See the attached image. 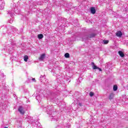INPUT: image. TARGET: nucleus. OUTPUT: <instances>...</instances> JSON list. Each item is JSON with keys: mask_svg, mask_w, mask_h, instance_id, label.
Listing matches in <instances>:
<instances>
[{"mask_svg": "<svg viewBox=\"0 0 128 128\" xmlns=\"http://www.w3.org/2000/svg\"><path fill=\"white\" fill-rule=\"evenodd\" d=\"M18 111L21 114H24L26 113V112H24V107L20 106H19L18 108Z\"/></svg>", "mask_w": 128, "mask_h": 128, "instance_id": "obj_6", "label": "nucleus"}, {"mask_svg": "<svg viewBox=\"0 0 128 128\" xmlns=\"http://www.w3.org/2000/svg\"><path fill=\"white\" fill-rule=\"evenodd\" d=\"M0 4H1L0 6V10H4V8L6 3H4V0H0Z\"/></svg>", "mask_w": 128, "mask_h": 128, "instance_id": "obj_7", "label": "nucleus"}, {"mask_svg": "<svg viewBox=\"0 0 128 128\" xmlns=\"http://www.w3.org/2000/svg\"><path fill=\"white\" fill-rule=\"evenodd\" d=\"M16 8H13V9L11 11H9L8 12V14L10 15V16L12 18L9 20L10 24H12V22H14V13L16 14Z\"/></svg>", "mask_w": 128, "mask_h": 128, "instance_id": "obj_3", "label": "nucleus"}, {"mask_svg": "<svg viewBox=\"0 0 128 128\" xmlns=\"http://www.w3.org/2000/svg\"><path fill=\"white\" fill-rule=\"evenodd\" d=\"M90 10L91 14H96V8H94V7L90 8Z\"/></svg>", "mask_w": 128, "mask_h": 128, "instance_id": "obj_10", "label": "nucleus"}, {"mask_svg": "<svg viewBox=\"0 0 128 128\" xmlns=\"http://www.w3.org/2000/svg\"><path fill=\"white\" fill-rule=\"evenodd\" d=\"M36 128H40L42 126V125L40 124V123L38 122H36Z\"/></svg>", "mask_w": 128, "mask_h": 128, "instance_id": "obj_14", "label": "nucleus"}, {"mask_svg": "<svg viewBox=\"0 0 128 128\" xmlns=\"http://www.w3.org/2000/svg\"><path fill=\"white\" fill-rule=\"evenodd\" d=\"M62 6L68 8V10H70V7L72 6V4L70 3L65 2L63 4H62Z\"/></svg>", "mask_w": 128, "mask_h": 128, "instance_id": "obj_4", "label": "nucleus"}, {"mask_svg": "<svg viewBox=\"0 0 128 128\" xmlns=\"http://www.w3.org/2000/svg\"><path fill=\"white\" fill-rule=\"evenodd\" d=\"M4 128H8V127H4Z\"/></svg>", "mask_w": 128, "mask_h": 128, "instance_id": "obj_25", "label": "nucleus"}, {"mask_svg": "<svg viewBox=\"0 0 128 128\" xmlns=\"http://www.w3.org/2000/svg\"><path fill=\"white\" fill-rule=\"evenodd\" d=\"M102 42L104 44H108V40H102Z\"/></svg>", "mask_w": 128, "mask_h": 128, "instance_id": "obj_18", "label": "nucleus"}, {"mask_svg": "<svg viewBox=\"0 0 128 128\" xmlns=\"http://www.w3.org/2000/svg\"><path fill=\"white\" fill-rule=\"evenodd\" d=\"M28 56H24V62H28Z\"/></svg>", "mask_w": 128, "mask_h": 128, "instance_id": "obj_17", "label": "nucleus"}, {"mask_svg": "<svg viewBox=\"0 0 128 128\" xmlns=\"http://www.w3.org/2000/svg\"><path fill=\"white\" fill-rule=\"evenodd\" d=\"M46 58V54H42L39 58L40 60H44Z\"/></svg>", "mask_w": 128, "mask_h": 128, "instance_id": "obj_12", "label": "nucleus"}, {"mask_svg": "<svg viewBox=\"0 0 128 128\" xmlns=\"http://www.w3.org/2000/svg\"><path fill=\"white\" fill-rule=\"evenodd\" d=\"M40 80L41 82H44V80H46V76L41 75Z\"/></svg>", "mask_w": 128, "mask_h": 128, "instance_id": "obj_9", "label": "nucleus"}, {"mask_svg": "<svg viewBox=\"0 0 128 128\" xmlns=\"http://www.w3.org/2000/svg\"><path fill=\"white\" fill-rule=\"evenodd\" d=\"M36 100H38V102H40V100H42V98H40V96H36Z\"/></svg>", "mask_w": 128, "mask_h": 128, "instance_id": "obj_19", "label": "nucleus"}, {"mask_svg": "<svg viewBox=\"0 0 128 128\" xmlns=\"http://www.w3.org/2000/svg\"><path fill=\"white\" fill-rule=\"evenodd\" d=\"M38 38L39 40L44 38V35L42 34H39L38 35Z\"/></svg>", "mask_w": 128, "mask_h": 128, "instance_id": "obj_15", "label": "nucleus"}, {"mask_svg": "<svg viewBox=\"0 0 128 128\" xmlns=\"http://www.w3.org/2000/svg\"><path fill=\"white\" fill-rule=\"evenodd\" d=\"M94 92H90V96H94Z\"/></svg>", "mask_w": 128, "mask_h": 128, "instance_id": "obj_22", "label": "nucleus"}, {"mask_svg": "<svg viewBox=\"0 0 128 128\" xmlns=\"http://www.w3.org/2000/svg\"><path fill=\"white\" fill-rule=\"evenodd\" d=\"M91 66H92V68L93 70H100V72H102V68H100L98 67V66H96V64H94V62H92Z\"/></svg>", "mask_w": 128, "mask_h": 128, "instance_id": "obj_5", "label": "nucleus"}, {"mask_svg": "<svg viewBox=\"0 0 128 128\" xmlns=\"http://www.w3.org/2000/svg\"><path fill=\"white\" fill-rule=\"evenodd\" d=\"M64 56L65 58H70V54L68 53H66L64 54Z\"/></svg>", "mask_w": 128, "mask_h": 128, "instance_id": "obj_20", "label": "nucleus"}, {"mask_svg": "<svg viewBox=\"0 0 128 128\" xmlns=\"http://www.w3.org/2000/svg\"><path fill=\"white\" fill-rule=\"evenodd\" d=\"M118 54L121 58H124V52L122 51H118Z\"/></svg>", "mask_w": 128, "mask_h": 128, "instance_id": "obj_13", "label": "nucleus"}, {"mask_svg": "<svg viewBox=\"0 0 128 128\" xmlns=\"http://www.w3.org/2000/svg\"><path fill=\"white\" fill-rule=\"evenodd\" d=\"M11 30H12V32H16V29L14 27H12L11 28Z\"/></svg>", "mask_w": 128, "mask_h": 128, "instance_id": "obj_21", "label": "nucleus"}, {"mask_svg": "<svg viewBox=\"0 0 128 128\" xmlns=\"http://www.w3.org/2000/svg\"><path fill=\"white\" fill-rule=\"evenodd\" d=\"M14 6H16L15 4H14Z\"/></svg>", "mask_w": 128, "mask_h": 128, "instance_id": "obj_26", "label": "nucleus"}, {"mask_svg": "<svg viewBox=\"0 0 128 128\" xmlns=\"http://www.w3.org/2000/svg\"><path fill=\"white\" fill-rule=\"evenodd\" d=\"M113 90L114 92H116V90H118V86L114 85L113 86Z\"/></svg>", "mask_w": 128, "mask_h": 128, "instance_id": "obj_16", "label": "nucleus"}, {"mask_svg": "<svg viewBox=\"0 0 128 128\" xmlns=\"http://www.w3.org/2000/svg\"><path fill=\"white\" fill-rule=\"evenodd\" d=\"M116 34V36H118V38H122V33L120 30L117 31Z\"/></svg>", "mask_w": 128, "mask_h": 128, "instance_id": "obj_8", "label": "nucleus"}, {"mask_svg": "<svg viewBox=\"0 0 128 128\" xmlns=\"http://www.w3.org/2000/svg\"><path fill=\"white\" fill-rule=\"evenodd\" d=\"M114 93H110L108 96V98L110 100H112L114 98Z\"/></svg>", "mask_w": 128, "mask_h": 128, "instance_id": "obj_11", "label": "nucleus"}, {"mask_svg": "<svg viewBox=\"0 0 128 128\" xmlns=\"http://www.w3.org/2000/svg\"><path fill=\"white\" fill-rule=\"evenodd\" d=\"M96 33H91V34H82L80 38H82V42H86V40H90V38H96Z\"/></svg>", "mask_w": 128, "mask_h": 128, "instance_id": "obj_1", "label": "nucleus"}, {"mask_svg": "<svg viewBox=\"0 0 128 128\" xmlns=\"http://www.w3.org/2000/svg\"><path fill=\"white\" fill-rule=\"evenodd\" d=\"M82 103H79V104H78V106H82Z\"/></svg>", "mask_w": 128, "mask_h": 128, "instance_id": "obj_24", "label": "nucleus"}, {"mask_svg": "<svg viewBox=\"0 0 128 128\" xmlns=\"http://www.w3.org/2000/svg\"><path fill=\"white\" fill-rule=\"evenodd\" d=\"M32 80H33V82H36V78H32Z\"/></svg>", "mask_w": 128, "mask_h": 128, "instance_id": "obj_23", "label": "nucleus"}, {"mask_svg": "<svg viewBox=\"0 0 128 128\" xmlns=\"http://www.w3.org/2000/svg\"><path fill=\"white\" fill-rule=\"evenodd\" d=\"M43 110L44 112H47L48 114H50L52 118H54V114H56V112L53 111L52 108V106H49L47 107L44 108Z\"/></svg>", "mask_w": 128, "mask_h": 128, "instance_id": "obj_2", "label": "nucleus"}]
</instances>
